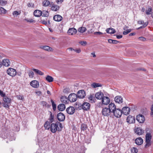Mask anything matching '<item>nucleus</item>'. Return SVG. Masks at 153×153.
I'll list each match as a JSON object with an SVG mask.
<instances>
[{
	"instance_id": "1",
	"label": "nucleus",
	"mask_w": 153,
	"mask_h": 153,
	"mask_svg": "<svg viewBox=\"0 0 153 153\" xmlns=\"http://www.w3.org/2000/svg\"><path fill=\"white\" fill-rule=\"evenodd\" d=\"M3 100L4 102L2 103V106L5 108H9L11 102V99L6 96L4 97Z\"/></svg>"
},
{
	"instance_id": "2",
	"label": "nucleus",
	"mask_w": 153,
	"mask_h": 153,
	"mask_svg": "<svg viewBox=\"0 0 153 153\" xmlns=\"http://www.w3.org/2000/svg\"><path fill=\"white\" fill-rule=\"evenodd\" d=\"M152 136L150 133H147L146 135V142L145 147H147L151 145V140L152 139Z\"/></svg>"
},
{
	"instance_id": "3",
	"label": "nucleus",
	"mask_w": 153,
	"mask_h": 153,
	"mask_svg": "<svg viewBox=\"0 0 153 153\" xmlns=\"http://www.w3.org/2000/svg\"><path fill=\"white\" fill-rule=\"evenodd\" d=\"M50 130L52 132L55 133L57 131H61V129H60L59 127H58V124L56 123H53L51 124L50 127Z\"/></svg>"
},
{
	"instance_id": "4",
	"label": "nucleus",
	"mask_w": 153,
	"mask_h": 153,
	"mask_svg": "<svg viewBox=\"0 0 153 153\" xmlns=\"http://www.w3.org/2000/svg\"><path fill=\"white\" fill-rule=\"evenodd\" d=\"M7 73L8 75L13 77L16 75L17 72L16 69L10 68L7 70Z\"/></svg>"
},
{
	"instance_id": "5",
	"label": "nucleus",
	"mask_w": 153,
	"mask_h": 153,
	"mask_svg": "<svg viewBox=\"0 0 153 153\" xmlns=\"http://www.w3.org/2000/svg\"><path fill=\"white\" fill-rule=\"evenodd\" d=\"M68 99L71 102H74L76 101L77 99V95L74 93H72L69 95Z\"/></svg>"
},
{
	"instance_id": "6",
	"label": "nucleus",
	"mask_w": 153,
	"mask_h": 153,
	"mask_svg": "<svg viewBox=\"0 0 153 153\" xmlns=\"http://www.w3.org/2000/svg\"><path fill=\"white\" fill-rule=\"evenodd\" d=\"M102 113V114L105 116H108L111 113L108 109V108L106 107L103 108Z\"/></svg>"
},
{
	"instance_id": "7",
	"label": "nucleus",
	"mask_w": 153,
	"mask_h": 153,
	"mask_svg": "<svg viewBox=\"0 0 153 153\" xmlns=\"http://www.w3.org/2000/svg\"><path fill=\"white\" fill-rule=\"evenodd\" d=\"M112 113L115 117L119 118L122 115V111L121 109L119 108H116Z\"/></svg>"
},
{
	"instance_id": "8",
	"label": "nucleus",
	"mask_w": 153,
	"mask_h": 153,
	"mask_svg": "<svg viewBox=\"0 0 153 153\" xmlns=\"http://www.w3.org/2000/svg\"><path fill=\"white\" fill-rule=\"evenodd\" d=\"M136 120L139 123H143L145 120V118L143 115L139 114L137 116Z\"/></svg>"
},
{
	"instance_id": "9",
	"label": "nucleus",
	"mask_w": 153,
	"mask_h": 153,
	"mask_svg": "<svg viewBox=\"0 0 153 153\" xmlns=\"http://www.w3.org/2000/svg\"><path fill=\"white\" fill-rule=\"evenodd\" d=\"M66 111L68 114H73L75 112V109L73 106H70L67 108Z\"/></svg>"
},
{
	"instance_id": "10",
	"label": "nucleus",
	"mask_w": 153,
	"mask_h": 153,
	"mask_svg": "<svg viewBox=\"0 0 153 153\" xmlns=\"http://www.w3.org/2000/svg\"><path fill=\"white\" fill-rule=\"evenodd\" d=\"M108 109L112 113L116 109V105L114 103L111 102L109 105Z\"/></svg>"
},
{
	"instance_id": "11",
	"label": "nucleus",
	"mask_w": 153,
	"mask_h": 153,
	"mask_svg": "<svg viewBox=\"0 0 153 153\" xmlns=\"http://www.w3.org/2000/svg\"><path fill=\"white\" fill-rule=\"evenodd\" d=\"M130 111V109L128 107H125L123 108L122 111V113L126 115H128Z\"/></svg>"
},
{
	"instance_id": "12",
	"label": "nucleus",
	"mask_w": 153,
	"mask_h": 153,
	"mask_svg": "<svg viewBox=\"0 0 153 153\" xmlns=\"http://www.w3.org/2000/svg\"><path fill=\"white\" fill-rule=\"evenodd\" d=\"M30 85L33 87L37 88L39 86V82L37 80H33L30 83Z\"/></svg>"
},
{
	"instance_id": "13",
	"label": "nucleus",
	"mask_w": 153,
	"mask_h": 153,
	"mask_svg": "<svg viewBox=\"0 0 153 153\" xmlns=\"http://www.w3.org/2000/svg\"><path fill=\"white\" fill-rule=\"evenodd\" d=\"M90 107V105L88 102H84L82 105V108L84 110L87 111L89 109Z\"/></svg>"
},
{
	"instance_id": "14",
	"label": "nucleus",
	"mask_w": 153,
	"mask_h": 153,
	"mask_svg": "<svg viewBox=\"0 0 153 153\" xmlns=\"http://www.w3.org/2000/svg\"><path fill=\"white\" fill-rule=\"evenodd\" d=\"M76 95L77 97L79 98H83L85 97V94L84 91L80 90L78 92Z\"/></svg>"
},
{
	"instance_id": "15",
	"label": "nucleus",
	"mask_w": 153,
	"mask_h": 153,
	"mask_svg": "<svg viewBox=\"0 0 153 153\" xmlns=\"http://www.w3.org/2000/svg\"><path fill=\"white\" fill-rule=\"evenodd\" d=\"M102 102L104 105H107L110 102V100L108 97H104L102 99Z\"/></svg>"
},
{
	"instance_id": "16",
	"label": "nucleus",
	"mask_w": 153,
	"mask_h": 153,
	"mask_svg": "<svg viewBox=\"0 0 153 153\" xmlns=\"http://www.w3.org/2000/svg\"><path fill=\"white\" fill-rule=\"evenodd\" d=\"M114 101L117 103L121 104L123 102V98L121 96H117L114 98Z\"/></svg>"
},
{
	"instance_id": "17",
	"label": "nucleus",
	"mask_w": 153,
	"mask_h": 153,
	"mask_svg": "<svg viewBox=\"0 0 153 153\" xmlns=\"http://www.w3.org/2000/svg\"><path fill=\"white\" fill-rule=\"evenodd\" d=\"M127 122L129 123H132L135 122V118L131 115L128 116L126 119Z\"/></svg>"
},
{
	"instance_id": "18",
	"label": "nucleus",
	"mask_w": 153,
	"mask_h": 153,
	"mask_svg": "<svg viewBox=\"0 0 153 153\" xmlns=\"http://www.w3.org/2000/svg\"><path fill=\"white\" fill-rule=\"evenodd\" d=\"M57 118L60 121H62L65 120V117L63 113L60 112L58 114Z\"/></svg>"
},
{
	"instance_id": "19",
	"label": "nucleus",
	"mask_w": 153,
	"mask_h": 153,
	"mask_svg": "<svg viewBox=\"0 0 153 153\" xmlns=\"http://www.w3.org/2000/svg\"><path fill=\"white\" fill-rule=\"evenodd\" d=\"M103 96V93L101 91L96 93L95 95V97L98 100L102 99L104 97Z\"/></svg>"
},
{
	"instance_id": "20",
	"label": "nucleus",
	"mask_w": 153,
	"mask_h": 153,
	"mask_svg": "<svg viewBox=\"0 0 153 153\" xmlns=\"http://www.w3.org/2000/svg\"><path fill=\"white\" fill-rule=\"evenodd\" d=\"M77 31L74 28H71L69 29L68 33L69 35H73L75 34Z\"/></svg>"
},
{
	"instance_id": "21",
	"label": "nucleus",
	"mask_w": 153,
	"mask_h": 153,
	"mask_svg": "<svg viewBox=\"0 0 153 153\" xmlns=\"http://www.w3.org/2000/svg\"><path fill=\"white\" fill-rule=\"evenodd\" d=\"M135 133L137 135H142L144 133V130L140 127H138L134 130Z\"/></svg>"
},
{
	"instance_id": "22",
	"label": "nucleus",
	"mask_w": 153,
	"mask_h": 153,
	"mask_svg": "<svg viewBox=\"0 0 153 153\" xmlns=\"http://www.w3.org/2000/svg\"><path fill=\"white\" fill-rule=\"evenodd\" d=\"M1 62L3 63V65L6 67H8L10 65V60L8 59H4L1 61Z\"/></svg>"
},
{
	"instance_id": "23",
	"label": "nucleus",
	"mask_w": 153,
	"mask_h": 153,
	"mask_svg": "<svg viewBox=\"0 0 153 153\" xmlns=\"http://www.w3.org/2000/svg\"><path fill=\"white\" fill-rule=\"evenodd\" d=\"M51 10L53 11H56L58 10L59 8V6L57 5L53 4V2H51Z\"/></svg>"
},
{
	"instance_id": "24",
	"label": "nucleus",
	"mask_w": 153,
	"mask_h": 153,
	"mask_svg": "<svg viewBox=\"0 0 153 153\" xmlns=\"http://www.w3.org/2000/svg\"><path fill=\"white\" fill-rule=\"evenodd\" d=\"M40 48L48 51H52V48L49 46L46 45H41L40 46Z\"/></svg>"
},
{
	"instance_id": "25",
	"label": "nucleus",
	"mask_w": 153,
	"mask_h": 153,
	"mask_svg": "<svg viewBox=\"0 0 153 153\" xmlns=\"http://www.w3.org/2000/svg\"><path fill=\"white\" fill-rule=\"evenodd\" d=\"M135 141V143L138 145H141L143 142V140L141 137H138L136 138Z\"/></svg>"
},
{
	"instance_id": "26",
	"label": "nucleus",
	"mask_w": 153,
	"mask_h": 153,
	"mask_svg": "<svg viewBox=\"0 0 153 153\" xmlns=\"http://www.w3.org/2000/svg\"><path fill=\"white\" fill-rule=\"evenodd\" d=\"M62 17L60 15H57L53 16V19L54 20L57 22H60L62 19Z\"/></svg>"
},
{
	"instance_id": "27",
	"label": "nucleus",
	"mask_w": 153,
	"mask_h": 153,
	"mask_svg": "<svg viewBox=\"0 0 153 153\" xmlns=\"http://www.w3.org/2000/svg\"><path fill=\"white\" fill-rule=\"evenodd\" d=\"M34 15L36 17H39L42 15V12L39 10H36L34 12Z\"/></svg>"
},
{
	"instance_id": "28",
	"label": "nucleus",
	"mask_w": 153,
	"mask_h": 153,
	"mask_svg": "<svg viewBox=\"0 0 153 153\" xmlns=\"http://www.w3.org/2000/svg\"><path fill=\"white\" fill-rule=\"evenodd\" d=\"M68 98L65 96H62L61 98V102L64 103H68Z\"/></svg>"
},
{
	"instance_id": "29",
	"label": "nucleus",
	"mask_w": 153,
	"mask_h": 153,
	"mask_svg": "<svg viewBox=\"0 0 153 153\" xmlns=\"http://www.w3.org/2000/svg\"><path fill=\"white\" fill-rule=\"evenodd\" d=\"M65 108V106L63 104H59L58 106V108L59 111H64Z\"/></svg>"
},
{
	"instance_id": "30",
	"label": "nucleus",
	"mask_w": 153,
	"mask_h": 153,
	"mask_svg": "<svg viewBox=\"0 0 153 153\" xmlns=\"http://www.w3.org/2000/svg\"><path fill=\"white\" fill-rule=\"evenodd\" d=\"M93 25L92 24H89L87 27L88 29V32L89 33H91L93 32Z\"/></svg>"
},
{
	"instance_id": "31",
	"label": "nucleus",
	"mask_w": 153,
	"mask_h": 153,
	"mask_svg": "<svg viewBox=\"0 0 153 153\" xmlns=\"http://www.w3.org/2000/svg\"><path fill=\"white\" fill-rule=\"evenodd\" d=\"M93 25L92 24H89L87 27L88 29V32L89 33H91L93 32Z\"/></svg>"
},
{
	"instance_id": "32",
	"label": "nucleus",
	"mask_w": 153,
	"mask_h": 153,
	"mask_svg": "<svg viewBox=\"0 0 153 153\" xmlns=\"http://www.w3.org/2000/svg\"><path fill=\"white\" fill-rule=\"evenodd\" d=\"M106 31L107 33L110 34H113L115 33L116 31L115 29L112 28H108L107 29Z\"/></svg>"
},
{
	"instance_id": "33",
	"label": "nucleus",
	"mask_w": 153,
	"mask_h": 153,
	"mask_svg": "<svg viewBox=\"0 0 153 153\" xmlns=\"http://www.w3.org/2000/svg\"><path fill=\"white\" fill-rule=\"evenodd\" d=\"M88 98L89 100L91 102H94L95 100V98L94 96V95L90 94L88 97Z\"/></svg>"
},
{
	"instance_id": "34",
	"label": "nucleus",
	"mask_w": 153,
	"mask_h": 153,
	"mask_svg": "<svg viewBox=\"0 0 153 153\" xmlns=\"http://www.w3.org/2000/svg\"><path fill=\"white\" fill-rule=\"evenodd\" d=\"M51 4L50 1L48 0H45L42 2L43 5L45 7L48 6Z\"/></svg>"
},
{
	"instance_id": "35",
	"label": "nucleus",
	"mask_w": 153,
	"mask_h": 153,
	"mask_svg": "<svg viewBox=\"0 0 153 153\" xmlns=\"http://www.w3.org/2000/svg\"><path fill=\"white\" fill-rule=\"evenodd\" d=\"M32 70L36 74L40 75H42L44 74V73L38 69L33 68Z\"/></svg>"
},
{
	"instance_id": "36",
	"label": "nucleus",
	"mask_w": 153,
	"mask_h": 153,
	"mask_svg": "<svg viewBox=\"0 0 153 153\" xmlns=\"http://www.w3.org/2000/svg\"><path fill=\"white\" fill-rule=\"evenodd\" d=\"M21 13V11H14L12 13V15L14 17H17V16L20 15Z\"/></svg>"
},
{
	"instance_id": "37",
	"label": "nucleus",
	"mask_w": 153,
	"mask_h": 153,
	"mask_svg": "<svg viewBox=\"0 0 153 153\" xmlns=\"http://www.w3.org/2000/svg\"><path fill=\"white\" fill-rule=\"evenodd\" d=\"M102 86L101 84L99 83L95 82L91 84V86L93 88H96L97 87H101Z\"/></svg>"
},
{
	"instance_id": "38",
	"label": "nucleus",
	"mask_w": 153,
	"mask_h": 153,
	"mask_svg": "<svg viewBox=\"0 0 153 153\" xmlns=\"http://www.w3.org/2000/svg\"><path fill=\"white\" fill-rule=\"evenodd\" d=\"M46 80L49 82H51L53 81V79L51 76L48 75L46 77Z\"/></svg>"
},
{
	"instance_id": "39",
	"label": "nucleus",
	"mask_w": 153,
	"mask_h": 153,
	"mask_svg": "<svg viewBox=\"0 0 153 153\" xmlns=\"http://www.w3.org/2000/svg\"><path fill=\"white\" fill-rule=\"evenodd\" d=\"M7 12V10L3 7H0V14L1 15L5 14Z\"/></svg>"
},
{
	"instance_id": "40",
	"label": "nucleus",
	"mask_w": 153,
	"mask_h": 153,
	"mask_svg": "<svg viewBox=\"0 0 153 153\" xmlns=\"http://www.w3.org/2000/svg\"><path fill=\"white\" fill-rule=\"evenodd\" d=\"M86 30V29L85 27H81L78 29V31L80 33H83Z\"/></svg>"
},
{
	"instance_id": "41",
	"label": "nucleus",
	"mask_w": 153,
	"mask_h": 153,
	"mask_svg": "<svg viewBox=\"0 0 153 153\" xmlns=\"http://www.w3.org/2000/svg\"><path fill=\"white\" fill-rule=\"evenodd\" d=\"M42 16H43L46 17H48L49 16V13L47 11L43 10L42 12Z\"/></svg>"
},
{
	"instance_id": "42",
	"label": "nucleus",
	"mask_w": 153,
	"mask_h": 153,
	"mask_svg": "<svg viewBox=\"0 0 153 153\" xmlns=\"http://www.w3.org/2000/svg\"><path fill=\"white\" fill-rule=\"evenodd\" d=\"M41 105L43 107H49V105L45 101H42L41 102Z\"/></svg>"
},
{
	"instance_id": "43",
	"label": "nucleus",
	"mask_w": 153,
	"mask_h": 153,
	"mask_svg": "<svg viewBox=\"0 0 153 153\" xmlns=\"http://www.w3.org/2000/svg\"><path fill=\"white\" fill-rule=\"evenodd\" d=\"M28 75L30 78H32L34 77V73L32 71H30L28 72Z\"/></svg>"
},
{
	"instance_id": "44",
	"label": "nucleus",
	"mask_w": 153,
	"mask_h": 153,
	"mask_svg": "<svg viewBox=\"0 0 153 153\" xmlns=\"http://www.w3.org/2000/svg\"><path fill=\"white\" fill-rule=\"evenodd\" d=\"M7 3V2L6 1L3 0H0V5L1 6H4L6 5Z\"/></svg>"
},
{
	"instance_id": "45",
	"label": "nucleus",
	"mask_w": 153,
	"mask_h": 153,
	"mask_svg": "<svg viewBox=\"0 0 153 153\" xmlns=\"http://www.w3.org/2000/svg\"><path fill=\"white\" fill-rule=\"evenodd\" d=\"M51 102L52 103L53 109L54 111H55L56 108V105L52 100H51Z\"/></svg>"
},
{
	"instance_id": "46",
	"label": "nucleus",
	"mask_w": 153,
	"mask_h": 153,
	"mask_svg": "<svg viewBox=\"0 0 153 153\" xmlns=\"http://www.w3.org/2000/svg\"><path fill=\"white\" fill-rule=\"evenodd\" d=\"M109 151H108V148L106 147L102 151L101 153H110Z\"/></svg>"
},
{
	"instance_id": "47",
	"label": "nucleus",
	"mask_w": 153,
	"mask_h": 153,
	"mask_svg": "<svg viewBox=\"0 0 153 153\" xmlns=\"http://www.w3.org/2000/svg\"><path fill=\"white\" fill-rule=\"evenodd\" d=\"M87 128V126L85 124H82L81 125V129L82 130L84 131Z\"/></svg>"
},
{
	"instance_id": "48",
	"label": "nucleus",
	"mask_w": 153,
	"mask_h": 153,
	"mask_svg": "<svg viewBox=\"0 0 153 153\" xmlns=\"http://www.w3.org/2000/svg\"><path fill=\"white\" fill-rule=\"evenodd\" d=\"M152 9L151 7H149L146 10V13L147 15H149L150 14V12L152 11Z\"/></svg>"
},
{
	"instance_id": "49",
	"label": "nucleus",
	"mask_w": 153,
	"mask_h": 153,
	"mask_svg": "<svg viewBox=\"0 0 153 153\" xmlns=\"http://www.w3.org/2000/svg\"><path fill=\"white\" fill-rule=\"evenodd\" d=\"M44 127L46 129H48L50 127L49 125V123L48 122H46L44 124Z\"/></svg>"
},
{
	"instance_id": "50",
	"label": "nucleus",
	"mask_w": 153,
	"mask_h": 153,
	"mask_svg": "<svg viewBox=\"0 0 153 153\" xmlns=\"http://www.w3.org/2000/svg\"><path fill=\"white\" fill-rule=\"evenodd\" d=\"M138 152L137 149L134 147H133L131 150V152L132 153H137Z\"/></svg>"
},
{
	"instance_id": "51",
	"label": "nucleus",
	"mask_w": 153,
	"mask_h": 153,
	"mask_svg": "<svg viewBox=\"0 0 153 153\" xmlns=\"http://www.w3.org/2000/svg\"><path fill=\"white\" fill-rule=\"evenodd\" d=\"M49 120L51 122H52L54 120V116L52 114L51 112L50 117L49 118Z\"/></svg>"
},
{
	"instance_id": "52",
	"label": "nucleus",
	"mask_w": 153,
	"mask_h": 153,
	"mask_svg": "<svg viewBox=\"0 0 153 153\" xmlns=\"http://www.w3.org/2000/svg\"><path fill=\"white\" fill-rule=\"evenodd\" d=\"M131 29H129L127 30L126 31H124L123 32V34L124 35H126L128 33H130L131 31Z\"/></svg>"
},
{
	"instance_id": "53",
	"label": "nucleus",
	"mask_w": 153,
	"mask_h": 153,
	"mask_svg": "<svg viewBox=\"0 0 153 153\" xmlns=\"http://www.w3.org/2000/svg\"><path fill=\"white\" fill-rule=\"evenodd\" d=\"M148 22H145V23H144V24L142 26L138 28V29H139L142 28H143L145 27L148 24Z\"/></svg>"
},
{
	"instance_id": "54",
	"label": "nucleus",
	"mask_w": 153,
	"mask_h": 153,
	"mask_svg": "<svg viewBox=\"0 0 153 153\" xmlns=\"http://www.w3.org/2000/svg\"><path fill=\"white\" fill-rule=\"evenodd\" d=\"M24 20L26 21L27 22H33L34 21L32 19H25Z\"/></svg>"
},
{
	"instance_id": "55",
	"label": "nucleus",
	"mask_w": 153,
	"mask_h": 153,
	"mask_svg": "<svg viewBox=\"0 0 153 153\" xmlns=\"http://www.w3.org/2000/svg\"><path fill=\"white\" fill-rule=\"evenodd\" d=\"M35 93L36 95L39 96H41L42 95V93L41 91H37L35 92Z\"/></svg>"
},
{
	"instance_id": "56",
	"label": "nucleus",
	"mask_w": 153,
	"mask_h": 153,
	"mask_svg": "<svg viewBox=\"0 0 153 153\" xmlns=\"http://www.w3.org/2000/svg\"><path fill=\"white\" fill-rule=\"evenodd\" d=\"M79 43L83 46H85L87 44V42L86 41H82L79 42Z\"/></svg>"
},
{
	"instance_id": "57",
	"label": "nucleus",
	"mask_w": 153,
	"mask_h": 153,
	"mask_svg": "<svg viewBox=\"0 0 153 153\" xmlns=\"http://www.w3.org/2000/svg\"><path fill=\"white\" fill-rule=\"evenodd\" d=\"M16 97L19 100H22L23 99V96L20 95L16 96Z\"/></svg>"
},
{
	"instance_id": "58",
	"label": "nucleus",
	"mask_w": 153,
	"mask_h": 153,
	"mask_svg": "<svg viewBox=\"0 0 153 153\" xmlns=\"http://www.w3.org/2000/svg\"><path fill=\"white\" fill-rule=\"evenodd\" d=\"M0 95L2 97H5V94L2 91L0 90Z\"/></svg>"
},
{
	"instance_id": "59",
	"label": "nucleus",
	"mask_w": 153,
	"mask_h": 153,
	"mask_svg": "<svg viewBox=\"0 0 153 153\" xmlns=\"http://www.w3.org/2000/svg\"><path fill=\"white\" fill-rule=\"evenodd\" d=\"M138 39L141 41H145L146 40V39L143 37H140L138 38Z\"/></svg>"
},
{
	"instance_id": "60",
	"label": "nucleus",
	"mask_w": 153,
	"mask_h": 153,
	"mask_svg": "<svg viewBox=\"0 0 153 153\" xmlns=\"http://www.w3.org/2000/svg\"><path fill=\"white\" fill-rule=\"evenodd\" d=\"M57 124H58V127L59 126V127L60 128V129H62V125L61 124V123L59 122H56Z\"/></svg>"
},
{
	"instance_id": "61",
	"label": "nucleus",
	"mask_w": 153,
	"mask_h": 153,
	"mask_svg": "<svg viewBox=\"0 0 153 153\" xmlns=\"http://www.w3.org/2000/svg\"><path fill=\"white\" fill-rule=\"evenodd\" d=\"M138 24H139L140 25H143L145 23V22H144V21L143 20H140L139 21L137 22Z\"/></svg>"
},
{
	"instance_id": "62",
	"label": "nucleus",
	"mask_w": 153,
	"mask_h": 153,
	"mask_svg": "<svg viewBox=\"0 0 153 153\" xmlns=\"http://www.w3.org/2000/svg\"><path fill=\"white\" fill-rule=\"evenodd\" d=\"M94 34H98V35H101L103 34L102 33L100 32H95L94 33Z\"/></svg>"
},
{
	"instance_id": "63",
	"label": "nucleus",
	"mask_w": 153,
	"mask_h": 153,
	"mask_svg": "<svg viewBox=\"0 0 153 153\" xmlns=\"http://www.w3.org/2000/svg\"><path fill=\"white\" fill-rule=\"evenodd\" d=\"M151 115H153V104L152 105L151 107Z\"/></svg>"
},
{
	"instance_id": "64",
	"label": "nucleus",
	"mask_w": 153,
	"mask_h": 153,
	"mask_svg": "<svg viewBox=\"0 0 153 153\" xmlns=\"http://www.w3.org/2000/svg\"><path fill=\"white\" fill-rule=\"evenodd\" d=\"M63 1V0H56V2L59 4V3H61Z\"/></svg>"
}]
</instances>
